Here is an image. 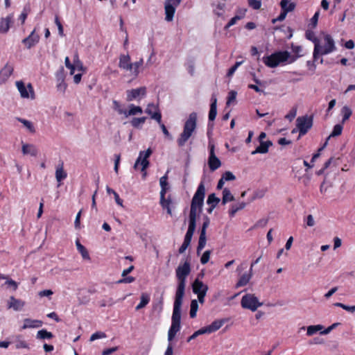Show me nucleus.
<instances>
[{
  "instance_id": "obj_1",
  "label": "nucleus",
  "mask_w": 355,
  "mask_h": 355,
  "mask_svg": "<svg viewBox=\"0 0 355 355\" xmlns=\"http://www.w3.org/2000/svg\"><path fill=\"white\" fill-rule=\"evenodd\" d=\"M190 272L191 265L188 261H186L182 265H179L175 270L178 286L173 304L171 325L168 332V340L170 343L174 339L181 328V306L185 292L186 279Z\"/></svg>"
},
{
  "instance_id": "obj_2",
  "label": "nucleus",
  "mask_w": 355,
  "mask_h": 355,
  "mask_svg": "<svg viewBox=\"0 0 355 355\" xmlns=\"http://www.w3.org/2000/svg\"><path fill=\"white\" fill-rule=\"evenodd\" d=\"M205 196V187L204 183L201 182L191 200L189 218L196 220L197 211H202Z\"/></svg>"
},
{
  "instance_id": "obj_3",
  "label": "nucleus",
  "mask_w": 355,
  "mask_h": 355,
  "mask_svg": "<svg viewBox=\"0 0 355 355\" xmlns=\"http://www.w3.org/2000/svg\"><path fill=\"white\" fill-rule=\"evenodd\" d=\"M197 127V113L191 112L187 120L185 121L183 131L177 139L178 145L182 147L191 137Z\"/></svg>"
},
{
  "instance_id": "obj_4",
  "label": "nucleus",
  "mask_w": 355,
  "mask_h": 355,
  "mask_svg": "<svg viewBox=\"0 0 355 355\" xmlns=\"http://www.w3.org/2000/svg\"><path fill=\"white\" fill-rule=\"evenodd\" d=\"M291 57V53L287 51H276L270 55L262 58L263 62L268 67L275 68L279 64L286 62Z\"/></svg>"
},
{
  "instance_id": "obj_5",
  "label": "nucleus",
  "mask_w": 355,
  "mask_h": 355,
  "mask_svg": "<svg viewBox=\"0 0 355 355\" xmlns=\"http://www.w3.org/2000/svg\"><path fill=\"white\" fill-rule=\"evenodd\" d=\"M153 153V150L151 148H148L146 151H140L139 157H137L135 164H134V168L135 170L139 169V166H141V171L143 173L142 178L144 179L146 178L147 173L146 171V169L148 167L150 162L148 161V157L151 155Z\"/></svg>"
},
{
  "instance_id": "obj_6",
  "label": "nucleus",
  "mask_w": 355,
  "mask_h": 355,
  "mask_svg": "<svg viewBox=\"0 0 355 355\" xmlns=\"http://www.w3.org/2000/svg\"><path fill=\"white\" fill-rule=\"evenodd\" d=\"M313 118L312 116L304 115L296 119V127L299 132L298 139L306 135L313 126Z\"/></svg>"
},
{
  "instance_id": "obj_7",
  "label": "nucleus",
  "mask_w": 355,
  "mask_h": 355,
  "mask_svg": "<svg viewBox=\"0 0 355 355\" xmlns=\"http://www.w3.org/2000/svg\"><path fill=\"white\" fill-rule=\"evenodd\" d=\"M241 304L243 308L255 311L263 303L259 302L258 298L252 294H246L242 297Z\"/></svg>"
},
{
  "instance_id": "obj_8",
  "label": "nucleus",
  "mask_w": 355,
  "mask_h": 355,
  "mask_svg": "<svg viewBox=\"0 0 355 355\" xmlns=\"http://www.w3.org/2000/svg\"><path fill=\"white\" fill-rule=\"evenodd\" d=\"M16 86L21 98H31V99L35 98V92L31 83L28 84L27 87H26L23 81L19 80L16 82Z\"/></svg>"
},
{
  "instance_id": "obj_9",
  "label": "nucleus",
  "mask_w": 355,
  "mask_h": 355,
  "mask_svg": "<svg viewBox=\"0 0 355 355\" xmlns=\"http://www.w3.org/2000/svg\"><path fill=\"white\" fill-rule=\"evenodd\" d=\"M324 40L325 41V45L324 46L320 45V48L319 49L318 52V57L320 55L329 54L336 49L334 40L330 35H324Z\"/></svg>"
},
{
  "instance_id": "obj_10",
  "label": "nucleus",
  "mask_w": 355,
  "mask_h": 355,
  "mask_svg": "<svg viewBox=\"0 0 355 355\" xmlns=\"http://www.w3.org/2000/svg\"><path fill=\"white\" fill-rule=\"evenodd\" d=\"M209 156L208 159V165L211 171H214L221 166L220 160L216 157L214 153L215 146L214 144L209 143Z\"/></svg>"
},
{
  "instance_id": "obj_11",
  "label": "nucleus",
  "mask_w": 355,
  "mask_h": 355,
  "mask_svg": "<svg viewBox=\"0 0 355 355\" xmlns=\"http://www.w3.org/2000/svg\"><path fill=\"white\" fill-rule=\"evenodd\" d=\"M203 277V274H199L198 277L192 283L193 292L198 295L207 294L209 289L208 286L199 279V277Z\"/></svg>"
},
{
  "instance_id": "obj_12",
  "label": "nucleus",
  "mask_w": 355,
  "mask_h": 355,
  "mask_svg": "<svg viewBox=\"0 0 355 355\" xmlns=\"http://www.w3.org/2000/svg\"><path fill=\"white\" fill-rule=\"evenodd\" d=\"M306 38L314 44V50L313 53V60L318 58L319 49L320 48V42L319 39L315 36V33L311 31H307L305 33Z\"/></svg>"
},
{
  "instance_id": "obj_13",
  "label": "nucleus",
  "mask_w": 355,
  "mask_h": 355,
  "mask_svg": "<svg viewBox=\"0 0 355 355\" xmlns=\"http://www.w3.org/2000/svg\"><path fill=\"white\" fill-rule=\"evenodd\" d=\"M126 94V100L128 101H132L139 97L145 96L146 94V88L145 87H141L137 89H129L127 90Z\"/></svg>"
},
{
  "instance_id": "obj_14",
  "label": "nucleus",
  "mask_w": 355,
  "mask_h": 355,
  "mask_svg": "<svg viewBox=\"0 0 355 355\" xmlns=\"http://www.w3.org/2000/svg\"><path fill=\"white\" fill-rule=\"evenodd\" d=\"M39 41L40 35L35 33V29H34L28 37L22 40L21 42L28 49H30L36 45Z\"/></svg>"
},
{
  "instance_id": "obj_15",
  "label": "nucleus",
  "mask_w": 355,
  "mask_h": 355,
  "mask_svg": "<svg viewBox=\"0 0 355 355\" xmlns=\"http://www.w3.org/2000/svg\"><path fill=\"white\" fill-rule=\"evenodd\" d=\"M145 112L150 116L151 119L161 124L162 114L154 104H148Z\"/></svg>"
},
{
  "instance_id": "obj_16",
  "label": "nucleus",
  "mask_w": 355,
  "mask_h": 355,
  "mask_svg": "<svg viewBox=\"0 0 355 355\" xmlns=\"http://www.w3.org/2000/svg\"><path fill=\"white\" fill-rule=\"evenodd\" d=\"M196 220L189 218V227L187 232L185 234L184 242L190 245L192 236L196 230Z\"/></svg>"
},
{
  "instance_id": "obj_17",
  "label": "nucleus",
  "mask_w": 355,
  "mask_h": 355,
  "mask_svg": "<svg viewBox=\"0 0 355 355\" xmlns=\"http://www.w3.org/2000/svg\"><path fill=\"white\" fill-rule=\"evenodd\" d=\"M13 15L10 14L6 17H3L0 21V33H7L10 29V24L12 23Z\"/></svg>"
},
{
  "instance_id": "obj_18",
  "label": "nucleus",
  "mask_w": 355,
  "mask_h": 355,
  "mask_svg": "<svg viewBox=\"0 0 355 355\" xmlns=\"http://www.w3.org/2000/svg\"><path fill=\"white\" fill-rule=\"evenodd\" d=\"M13 72L12 66L6 64L0 71V85L5 83Z\"/></svg>"
},
{
  "instance_id": "obj_19",
  "label": "nucleus",
  "mask_w": 355,
  "mask_h": 355,
  "mask_svg": "<svg viewBox=\"0 0 355 355\" xmlns=\"http://www.w3.org/2000/svg\"><path fill=\"white\" fill-rule=\"evenodd\" d=\"M24 305L25 302L24 301L17 299L14 296H11L8 302V308L12 309L16 311L21 310Z\"/></svg>"
},
{
  "instance_id": "obj_20",
  "label": "nucleus",
  "mask_w": 355,
  "mask_h": 355,
  "mask_svg": "<svg viewBox=\"0 0 355 355\" xmlns=\"http://www.w3.org/2000/svg\"><path fill=\"white\" fill-rule=\"evenodd\" d=\"M119 67L126 71H131L132 69V66L130 62V57L128 54L120 55Z\"/></svg>"
},
{
  "instance_id": "obj_21",
  "label": "nucleus",
  "mask_w": 355,
  "mask_h": 355,
  "mask_svg": "<svg viewBox=\"0 0 355 355\" xmlns=\"http://www.w3.org/2000/svg\"><path fill=\"white\" fill-rule=\"evenodd\" d=\"M227 319L223 318L220 320H216L211 322V324L206 326L207 334H211L218 330L226 322Z\"/></svg>"
},
{
  "instance_id": "obj_22",
  "label": "nucleus",
  "mask_w": 355,
  "mask_h": 355,
  "mask_svg": "<svg viewBox=\"0 0 355 355\" xmlns=\"http://www.w3.org/2000/svg\"><path fill=\"white\" fill-rule=\"evenodd\" d=\"M272 146V142L270 140L266 141H261L259 146L256 148L254 150H253L251 154L255 155L257 153L265 154L268 152V148L270 146Z\"/></svg>"
},
{
  "instance_id": "obj_23",
  "label": "nucleus",
  "mask_w": 355,
  "mask_h": 355,
  "mask_svg": "<svg viewBox=\"0 0 355 355\" xmlns=\"http://www.w3.org/2000/svg\"><path fill=\"white\" fill-rule=\"evenodd\" d=\"M217 114V98L214 95L211 98L210 110L209 112V120L213 121Z\"/></svg>"
},
{
  "instance_id": "obj_24",
  "label": "nucleus",
  "mask_w": 355,
  "mask_h": 355,
  "mask_svg": "<svg viewBox=\"0 0 355 355\" xmlns=\"http://www.w3.org/2000/svg\"><path fill=\"white\" fill-rule=\"evenodd\" d=\"M165 195L166 194H160V205L162 207L166 209L167 213L171 216L172 211L171 205L172 204V200L170 196L167 198H165Z\"/></svg>"
},
{
  "instance_id": "obj_25",
  "label": "nucleus",
  "mask_w": 355,
  "mask_h": 355,
  "mask_svg": "<svg viewBox=\"0 0 355 355\" xmlns=\"http://www.w3.org/2000/svg\"><path fill=\"white\" fill-rule=\"evenodd\" d=\"M67 176V173L64 170V163L63 162H60V164L57 166L55 170V178L58 182H61L63 180H64Z\"/></svg>"
},
{
  "instance_id": "obj_26",
  "label": "nucleus",
  "mask_w": 355,
  "mask_h": 355,
  "mask_svg": "<svg viewBox=\"0 0 355 355\" xmlns=\"http://www.w3.org/2000/svg\"><path fill=\"white\" fill-rule=\"evenodd\" d=\"M42 321L39 320H32L30 318H26L24 320V325L22 326V329H28V328H38L42 326Z\"/></svg>"
},
{
  "instance_id": "obj_27",
  "label": "nucleus",
  "mask_w": 355,
  "mask_h": 355,
  "mask_svg": "<svg viewBox=\"0 0 355 355\" xmlns=\"http://www.w3.org/2000/svg\"><path fill=\"white\" fill-rule=\"evenodd\" d=\"M21 150L24 155H31L35 157L38 153L37 148L33 144H23Z\"/></svg>"
},
{
  "instance_id": "obj_28",
  "label": "nucleus",
  "mask_w": 355,
  "mask_h": 355,
  "mask_svg": "<svg viewBox=\"0 0 355 355\" xmlns=\"http://www.w3.org/2000/svg\"><path fill=\"white\" fill-rule=\"evenodd\" d=\"M342 130H343L342 125L336 124V125H334L333 131L331 132V135L328 137V138L327 139V141H325L324 145L319 149V150H322L325 148V146L327 144L328 140L330 139V137H337V136L340 135L342 133Z\"/></svg>"
},
{
  "instance_id": "obj_29",
  "label": "nucleus",
  "mask_w": 355,
  "mask_h": 355,
  "mask_svg": "<svg viewBox=\"0 0 355 355\" xmlns=\"http://www.w3.org/2000/svg\"><path fill=\"white\" fill-rule=\"evenodd\" d=\"M280 6L282 10H284L288 13L295 10L296 4L293 2H291L290 0H281Z\"/></svg>"
},
{
  "instance_id": "obj_30",
  "label": "nucleus",
  "mask_w": 355,
  "mask_h": 355,
  "mask_svg": "<svg viewBox=\"0 0 355 355\" xmlns=\"http://www.w3.org/2000/svg\"><path fill=\"white\" fill-rule=\"evenodd\" d=\"M252 275V271L250 270L249 273H245L240 277L238 282L236 283V286L239 288L247 285V284L250 282Z\"/></svg>"
},
{
  "instance_id": "obj_31",
  "label": "nucleus",
  "mask_w": 355,
  "mask_h": 355,
  "mask_svg": "<svg viewBox=\"0 0 355 355\" xmlns=\"http://www.w3.org/2000/svg\"><path fill=\"white\" fill-rule=\"evenodd\" d=\"M234 197L232 194L230 190L228 188H225L223 190V198H222V204L225 205L229 202L234 201Z\"/></svg>"
},
{
  "instance_id": "obj_32",
  "label": "nucleus",
  "mask_w": 355,
  "mask_h": 355,
  "mask_svg": "<svg viewBox=\"0 0 355 355\" xmlns=\"http://www.w3.org/2000/svg\"><path fill=\"white\" fill-rule=\"evenodd\" d=\"M76 245L78 251L81 254L83 259L90 260V257L87 249L83 246L78 239L76 241Z\"/></svg>"
},
{
  "instance_id": "obj_33",
  "label": "nucleus",
  "mask_w": 355,
  "mask_h": 355,
  "mask_svg": "<svg viewBox=\"0 0 355 355\" xmlns=\"http://www.w3.org/2000/svg\"><path fill=\"white\" fill-rule=\"evenodd\" d=\"M164 9L166 14L165 19L167 21H171L174 17L175 8L171 6V5L164 4Z\"/></svg>"
},
{
  "instance_id": "obj_34",
  "label": "nucleus",
  "mask_w": 355,
  "mask_h": 355,
  "mask_svg": "<svg viewBox=\"0 0 355 355\" xmlns=\"http://www.w3.org/2000/svg\"><path fill=\"white\" fill-rule=\"evenodd\" d=\"M246 204L243 202L238 204L232 205L229 210V214L230 217H234L237 211L244 209Z\"/></svg>"
},
{
  "instance_id": "obj_35",
  "label": "nucleus",
  "mask_w": 355,
  "mask_h": 355,
  "mask_svg": "<svg viewBox=\"0 0 355 355\" xmlns=\"http://www.w3.org/2000/svg\"><path fill=\"white\" fill-rule=\"evenodd\" d=\"M129 110H126L125 117L133 116L143 112L142 108L139 106H136L133 104L129 105Z\"/></svg>"
},
{
  "instance_id": "obj_36",
  "label": "nucleus",
  "mask_w": 355,
  "mask_h": 355,
  "mask_svg": "<svg viewBox=\"0 0 355 355\" xmlns=\"http://www.w3.org/2000/svg\"><path fill=\"white\" fill-rule=\"evenodd\" d=\"M36 338L37 339H51L53 338V335L46 329H41L37 331Z\"/></svg>"
},
{
  "instance_id": "obj_37",
  "label": "nucleus",
  "mask_w": 355,
  "mask_h": 355,
  "mask_svg": "<svg viewBox=\"0 0 355 355\" xmlns=\"http://www.w3.org/2000/svg\"><path fill=\"white\" fill-rule=\"evenodd\" d=\"M150 301V297L146 293H142L141 295V301L140 303L136 306V310L138 311L144 307H145Z\"/></svg>"
},
{
  "instance_id": "obj_38",
  "label": "nucleus",
  "mask_w": 355,
  "mask_h": 355,
  "mask_svg": "<svg viewBox=\"0 0 355 355\" xmlns=\"http://www.w3.org/2000/svg\"><path fill=\"white\" fill-rule=\"evenodd\" d=\"M323 329V326L321 324L310 325L307 327L306 334L309 336H313L318 331H321Z\"/></svg>"
},
{
  "instance_id": "obj_39",
  "label": "nucleus",
  "mask_w": 355,
  "mask_h": 355,
  "mask_svg": "<svg viewBox=\"0 0 355 355\" xmlns=\"http://www.w3.org/2000/svg\"><path fill=\"white\" fill-rule=\"evenodd\" d=\"M17 120L21 123L29 130V132L32 133H34L35 132V127L32 122H31L30 121L19 117L17 118Z\"/></svg>"
},
{
  "instance_id": "obj_40",
  "label": "nucleus",
  "mask_w": 355,
  "mask_h": 355,
  "mask_svg": "<svg viewBox=\"0 0 355 355\" xmlns=\"http://www.w3.org/2000/svg\"><path fill=\"white\" fill-rule=\"evenodd\" d=\"M207 242L206 234H200L198 245L197 247V254H199L201 250L205 248Z\"/></svg>"
},
{
  "instance_id": "obj_41",
  "label": "nucleus",
  "mask_w": 355,
  "mask_h": 355,
  "mask_svg": "<svg viewBox=\"0 0 355 355\" xmlns=\"http://www.w3.org/2000/svg\"><path fill=\"white\" fill-rule=\"evenodd\" d=\"M143 64H144V60H143L142 58H141L137 62H135L134 63H131V65L132 66V69L131 71H132V74L135 76H138V74L139 73V69L143 65Z\"/></svg>"
},
{
  "instance_id": "obj_42",
  "label": "nucleus",
  "mask_w": 355,
  "mask_h": 355,
  "mask_svg": "<svg viewBox=\"0 0 355 355\" xmlns=\"http://www.w3.org/2000/svg\"><path fill=\"white\" fill-rule=\"evenodd\" d=\"M146 117L133 118L131 121V125L135 128H141V125L145 123Z\"/></svg>"
},
{
  "instance_id": "obj_43",
  "label": "nucleus",
  "mask_w": 355,
  "mask_h": 355,
  "mask_svg": "<svg viewBox=\"0 0 355 355\" xmlns=\"http://www.w3.org/2000/svg\"><path fill=\"white\" fill-rule=\"evenodd\" d=\"M341 112L343 114V123L348 120L352 114V110L347 106H344L341 110Z\"/></svg>"
},
{
  "instance_id": "obj_44",
  "label": "nucleus",
  "mask_w": 355,
  "mask_h": 355,
  "mask_svg": "<svg viewBox=\"0 0 355 355\" xmlns=\"http://www.w3.org/2000/svg\"><path fill=\"white\" fill-rule=\"evenodd\" d=\"M220 201V198L216 197V194L213 193L208 196L207 203L209 205H214L216 207Z\"/></svg>"
},
{
  "instance_id": "obj_45",
  "label": "nucleus",
  "mask_w": 355,
  "mask_h": 355,
  "mask_svg": "<svg viewBox=\"0 0 355 355\" xmlns=\"http://www.w3.org/2000/svg\"><path fill=\"white\" fill-rule=\"evenodd\" d=\"M159 184L161 186L160 194H166L167 190V176L165 175L162 176L159 180Z\"/></svg>"
},
{
  "instance_id": "obj_46",
  "label": "nucleus",
  "mask_w": 355,
  "mask_h": 355,
  "mask_svg": "<svg viewBox=\"0 0 355 355\" xmlns=\"http://www.w3.org/2000/svg\"><path fill=\"white\" fill-rule=\"evenodd\" d=\"M187 69L189 73L193 76L195 73V62L193 60L190 59L186 63Z\"/></svg>"
},
{
  "instance_id": "obj_47",
  "label": "nucleus",
  "mask_w": 355,
  "mask_h": 355,
  "mask_svg": "<svg viewBox=\"0 0 355 355\" xmlns=\"http://www.w3.org/2000/svg\"><path fill=\"white\" fill-rule=\"evenodd\" d=\"M113 109L116 111L119 114H126V110L123 109L120 103L117 101H113Z\"/></svg>"
},
{
  "instance_id": "obj_48",
  "label": "nucleus",
  "mask_w": 355,
  "mask_h": 355,
  "mask_svg": "<svg viewBox=\"0 0 355 355\" xmlns=\"http://www.w3.org/2000/svg\"><path fill=\"white\" fill-rule=\"evenodd\" d=\"M15 347L16 349H29V345L26 343V341L20 340L19 336L17 337V339L15 341Z\"/></svg>"
},
{
  "instance_id": "obj_49",
  "label": "nucleus",
  "mask_w": 355,
  "mask_h": 355,
  "mask_svg": "<svg viewBox=\"0 0 355 355\" xmlns=\"http://www.w3.org/2000/svg\"><path fill=\"white\" fill-rule=\"evenodd\" d=\"M6 281L5 282V285L8 286V288H10L13 291H15L18 288V283L15 281L10 279L7 277V279H5Z\"/></svg>"
},
{
  "instance_id": "obj_50",
  "label": "nucleus",
  "mask_w": 355,
  "mask_h": 355,
  "mask_svg": "<svg viewBox=\"0 0 355 355\" xmlns=\"http://www.w3.org/2000/svg\"><path fill=\"white\" fill-rule=\"evenodd\" d=\"M250 7L254 10H258L261 6V0H248Z\"/></svg>"
},
{
  "instance_id": "obj_51",
  "label": "nucleus",
  "mask_w": 355,
  "mask_h": 355,
  "mask_svg": "<svg viewBox=\"0 0 355 355\" xmlns=\"http://www.w3.org/2000/svg\"><path fill=\"white\" fill-rule=\"evenodd\" d=\"M203 223L200 230V234H206V230L209 225L210 220L207 216L203 217Z\"/></svg>"
},
{
  "instance_id": "obj_52",
  "label": "nucleus",
  "mask_w": 355,
  "mask_h": 355,
  "mask_svg": "<svg viewBox=\"0 0 355 355\" xmlns=\"http://www.w3.org/2000/svg\"><path fill=\"white\" fill-rule=\"evenodd\" d=\"M225 181H232L236 180V176L230 171H225L221 176Z\"/></svg>"
},
{
  "instance_id": "obj_53",
  "label": "nucleus",
  "mask_w": 355,
  "mask_h": 355,
  "mask_svg": "<svg viewBox=\"0 0 355 355\" xmlns=\"http://www.w3.org/2000/svg\"><path fill=\"white\" fill-rule=\"evenodd\" d=\"M237 95V92L236 91L232 90L228 94L227 101V105H230L235 100Z\"/></svg>"
},
{
  "instance_id": "obj_54",
  "label": "nucleus",
  "mask_w": 355,
  "mask_h": 355,
  "mask_svg": "<svg viewBox=\"0 0 355 355\" xmlns=\"http://www.w3.org/2000/svg\"><path fill=\"white\" fill-rule=\"evenodd\" d=\"M106 337V334L102 331H96L89 338L90 341H94L97 339L103 338Z\"/></svg>"
},
{
  "instance_id": "obj_55",
  "label": "nucleus",
  "mask_w": 355,
  "mask_h": 355,
  "mask_svg": "<svg viewBox=\"0 0 355 355\" xmlns=\"http://www.w3.org/2000/svg\"><path fill=\"white\" fill-rule=\"evenodd\" d=\"M242 18H243V16H239V15L234 16L226 24V26H225V29H228L230 26L234 25L237 22V21L240 20Z\"/></svg>"
},
{
  "instance_id": "obj_56",
  "label": "nucleus",
  "mask_w": 355,
  "mask_h": 355,
  "mask_svg": "<svg viewBox=\"0 0 355 355\" xmlns=\"http://www.w3.org/2000/svg\"><path fill=\"white\" fill-rule=\"evenodd\" d=\"M73 64L80 71H83L84 69L83 64L82 62L79 60L78 55L77 54L74 55Z\"/></svg>"
},
{
  "instance_id": "obj_57",
  "label": "nucleus",
  "mask_w": 355,
  "mask_h": 355,
  "mask_svg": "<svg viewBox=\"0 0 355 355\" xmlns=\"http://www.w3.org/2000/svg\"><path fill=\"white\" fill-rule=\"evenodd\" d=\"M211 251L210 250H206L202 255L200 258V262L202 264H206L210 258Z\"/></svg>"
},
{
  "instance_id": "obj_58",
  "label": "nucleus",
  "mask_w": 355,
  "mask_h": 355,
  "mask_svg": "<svg viewBox=\"0 0 355 355\" xmlns=\"http://www.w3.org/2000/svg\"><path fill=\"white\" fill-rule=\"evenodd\" d=\"M55 23L56 26H58L59 35L60 36L63 37L64 35L63 26H62V25L59 19V17L58 16H55Z\"/></svg>"
},
{
  "instance_id": "obj_59",
  "label": "nucleus",
  "mask_w": 355,
  "mask_h": 355,
  "mask_svg": "<svg viewBox=\"0 0 355 355\" xmlns=\"http://www.w3.org/2000/svg\"><path fill=\"white\" fill-rule=\"evenodd\" d=\"M225 7V3H218L216 6V9L214 10L215 14L217 15L218 16H222L223 14V10H224Z\"/></svg>"
},
{
  "instance_id": "obj_60",
  "label": "nucleus",
  "mask_w": 355,
  "mask_h": 355,
  "mask_svg": "<svg viewBox=\"0 0 355 355\" xmlns=\"http://www.w3.org/2000/svg\"><path fill=\"white\" fill-rule=\"evenodd\" d=\"M29 11H30V8L25 7L21 12V14L20 15L19 19L21 20L22 24H24L25 20L27 18Z\"/></svg>"
},
{
  "instance_id": "obj_61",
  "label": "nucleus",
  "mask_w": 355,
  "mask_h": 355,
  "mask_svg": "<svg viewBox=\"0 0 355 355\" xmlns=\"http://www.w3.org/2000/svg\"><path fill=\"white\" fill-rule=\"evenodd\" d=\"M268 221V218H261L254 225L253 228L264 227L267 225Z\"/></svg>"
},
{
  "instance_id": "obj_62",
  "label": "nucleus",
  "mask_w": 355,
  "mask_h": 355,
  "mask_svg": "<svg viewBox=\"0 0 355 355\" xmlns=\"http://www.w3.org/2000/svg\"><path fill=\"white\" fill-rule=\"evenodd\" d=\"M242 62H236L227 71V76L231 77L236 71L237 68L241 64Z\"/></svg>"
},
{
  "instance_id": "obj_63",
  "label": "nucleus",
  "mask_w": 355,
  "mask_h": 355,
  "mask_svg": "<svg viewBox=\"0 0 355 355\" xmlns=\"http://www.w3.org/2000/svg\"><path fill=\"white\" fill-rule=\"evenodd\" d=\"M57 89L61 92H64L67 88V84L64 83V79H61L57 84Z\"/></svg>"
},
{
  "instance_id": "obj_64",
  "label": "nucleus",
  "mask_w": 355,
  "mask_h": 355,
  "mask_svg": "<svg viewBox=\"0 0 355 355\" xmlns=\"http://www.w3.org/2000/svg\"><path fill=\"white\" fill-rule=\"evenodd\" d=\"M266 191L264 190H259L254 193L252 200H254L257 198H262L265 196Z\"/></svg>"
}]
</instances>
